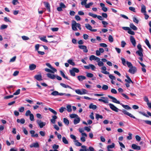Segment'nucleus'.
Masks as SVG:
<instances>
[{"label":"nucleus","instance_id":"obj_49","mask_svg":"<svg viewBox=\"0 0 151 151\" xmlns=\"http://www.w3.org/2000/svg\"><path fill=\"white\" fill-rule=\"evenodd\" d=\"M59 147V145L56 144H54L52 146V148L54 150H57Z\"/></svg>","mask_w":151,"mask_h":151},{"label":"nucleus","instance_id":"obj_44","mask_svg":"<svg viewBox=\"0 0 151 151\" xmlns=\"http://www.w3.org/2000/svg\"><path fill=\"white\" fill-rule=\"evenodd\" d=\"M119 143L120 146L121 147L120 149L122 150V148H125V145L122 142H119Z\"/></svg>","mask_w":151,"mask_h":151},{"label":"nucleus","instance_id":"obj_64","mask_svg":"<svg viewBox=\"0 0 151 151\" xmlns=\"http://www.w3.org/2000/svg\"><path fill=\"white\" fill-rule=\"evenodd\" d=\"M98 65L99 66L101 67L103 66L104 65V63L102 61H100L98 63Z\"/></svg>","mask_w":151,"mask_h":151},{"label":"nucleus","instance_id":"obj_60","mask_svg":"<svg viewBox=\"0 0 151 151\" xmlns=\"http://www.w3.org/2000/svg\"><path fill=\"white\" fill-rule=\"evenodd\" d=\"M13 95H11L9 96H6L4 97V99H8L10 98H12L13 97Z\"/></svg>","mask_w":151,"mask_h":151},{"label":"nucleus","instance_id":"obj_29","mask_svg":"<svg viewBox=\"0 0 151 151\" xmlns=\"http://www.w3.org/2000/svg\"><path fill=\"white\" fill-rule=\"evenodd\" d=\"M130 27L131 28L134 30H137V28L133 23H131L130 24Z\"/></svg>","mask_w":151,"mask_h":151},{"label":"nucleus","instance_id":"obj_12","mask_svg":"<svg viewBox=\"0 0 151 151\" xmlns=\"http://www.w3.org/2000/svg\"><path fill=\"white\" fill-rule=\"evenodd\" d=\"M102 71L101 72L104 74H109V73L106 71V68L105 66H102V67L101 68Z\"/></svg>","mask_w":151,"mask_h":151},{"label":"nucleus","instance_id":"obj_18","mask_svg":"<svg viewBox=\"0 0 151 151\" xmlns=\"http://www.w3.org/2000/svg\"><path fill=\"white\" fill-rule=\"evenodd\" d=\"M52 119L50 120L51 122L53 124H55L56 122V119L57 118V116L55 115L53 116Z\"/></svg>","mask_w":151,"mask_h":151},{"label":"nucleus","instance_id":"obj_63","mask_svg":"<svg viewBox=\"0 0 151 151\" xmlns=\"http://www.w3.org/2000/svg\"><path fill=\"white\" fill-rule=\"evenodd\" d=\"M24 110V107H21L19 109V111L20 112H23Z\"/></svg>","mask_w":151,"mask_h":151},{"label":"nucleus","instance_id":"obj_13","mask_svg":"<svg viewBox=\"0 0 151 151\" xmlns=\"http://www.w3.org/2000/svg\"><path fill=\"white\" fill-rule=\"evenodd\" d=\"M78 47L81 49L83 50V51L85 52H87L88 50L87 49V47L86 46L84 45H79Z\"/></svg>","mask_w":151,"mask_h":151},{"label":"nucleus","instance_id":"obj_21","mask_svg":"<svg viewBox=\"0 0 151 151\" xmlns=\"http://www.w3.org/2000/svg\"><path fill=\"white\" fill-rule=\"evenodd\" d=\"M47 75L48 77L52 79H54L56 77L55 76L54 74L50 73L47 74Z\"/></svg>","mask_w":151,"mask_h":151},{"label":"nucleus","instance_id":"obj_15","mask_svg":"<svg viewBox=\"0 0 151 151\" xmlns=\"http://www.w3.org/2000/svg\"><path fill=\"white\" fill-rule=\"evenodd\" d=\"M78 80L80 81H82L86 79V77L83 76H77Z\"/></svg>","mask_w":151,"mask_h":151},{"label":"nucleus","instance_id":"obj_55","mask_svg":"<svg viewBox=\"0 0 151 151\" xmlns=\"http://www.w3.org/2000/svg\"><path fill=\"white\" fill-rule=\"evenodd\" d=\"M88 14L89 16L92 17L94 18H96L97 17V15L96 14H94L91 12H89L88 13Z\"/></svg>","mask_w":151,"mask_h":151},{"label":"nucleus","instance_id":"obj_50","mask_svg":"<svg viewBox=\"0 0 151 151\" xmlns=\"http://www.w3.org/2000/svg\"><path fill=\"white\" fill-rule=\"evenodd\" d=\"M121 60L122 61V63L123 65L124 66H126V61L125 59L123 58H121Z\"/></svg>","mask_w":151,"mask_h":151},{"label":"nucleus","instance_id":"obj_56","mask_svg":"<svg viewBox=\"0 0 151 151\" xmlns=\"http://www.w3.org/2000/svg\"><path fill=\"white\" fill-rule=\"evenodd\" d=\"M141 121H143L146 124L151 125V121L149 120H141Z\"/></svg>","mask_w":151,"mask_h":151},{"label":"nucleus","instance_id":"obj_34","mask_svg":"<svg viewBox=\"0 0 151 151\" xmlns=\"http://www.w3.org/2000/svg\"><path fill=\"white\" fill-rule=\"evenodd\" d=\"M46 36H43L42 37L40 38V39L42 41L45 42H48L47 40L46 39Z\"/></svg>","mask_w":151,"mask_h":151},{"label":"nucleus","instance_id":"obj_59","mask_svg":"<svg viewBox=\"0 0 151 151\" xmlns=\"http://www.w3.org/2000/svg\"><path fill=\"white\" fill-rule=\"evenodd\" d=\"M128 32L129 34L131 35H134L135 34L134 32L132 31V30L130 29V28L128 31Z\"/></svg>","mask_w":151,"mask_h":151},{"label":"nucleus","instance_id":"obj_24","mask_svg":"<svg viewBox=\"0 0 151 151\" xmlns=\"http://www.w3.org/2000/svg\"><path fill=\"white\" fill-rule=\"evenodd\" d=\"M17 122L21 124H24L25 122V120L24 118H22L20 119H17Z\"/></svg>","mask_w":151,"mask_h":151},{"label":"nucleus","instance_id":"obj_1","mask_svg":"<svg viewBox=\"0 0 151 151\" xmlns=\"http://www.w3.org/2000/svg\"><path fill=\"white\" fill-rule=\"evenodd\" d=\"M76 93L78 94L83 95L87 93V91L84 89H82L81 90L79 89L75 90Z\"/></svg>","mask_w":151,"mask_h":151},{"label":"nucleus","instance_id":"obj_31","mask_svg":"<svg viewBox=\"0 0 151 151\" xmlns=\"http://www.w3.org/2000/svg\"><path fill=\"white\" fill-rule=\"evenodd\" d=\"M89 108L94 110L96 109L97 106L96 105H93L92 104H91L89 106Z\"/></svg>","mask_w":151,"mask_h":151},{"label":"nucleus","instance_id":"obj_45","mask_svg":"<svg viewBox=\"0 0 151 151\" xmlns=\"http://www.w3.org/2000/svg\"><path fill=\"white\" fill-rule=\"evenodd\" d=\"M67 110L69 112H70L72 111L71 107L70 105H68L67 106Z\"/></svg>","mask_w":151,"mask_h":151},{"label":"nucleus","instance_id":"obj_6","mask_svg":"<svg viewBox=\"0 0 151 151\" xmlns=\"http://www.w3.org/2000/svg\"><path fill=\"white\" fill-rule=\"evenodd\" d=\"M98 101H99L102 102L105 104L109 103V100L107 97H102L101 99H99Z\"/></svg>","mask_w":151,"mask_h":151},{"label":"nucleus","instance_id":"obj_5","mask_svg":"<svg viewBox=\"0 0 151 151\" xmlns=\"http://www.w3.org/2000/svg\"><path fill=\"white\" fill-rule=\"evenodd\" d=\"M37 122L38 125H39L40 128H42L46 124V123L45 122H42L41 120H37Z\"/></svg>","mask_w":151,"mask_h":151},{"label":"nucleus","instance_id":"obj_28","mask_svg":"<svg viewBox=\"0 0 151 151\" xmlns=\"http://www.w3.org/2000/svg\"><path fill=\"white\" fill-rule=\"evenodd\" d=\"M120 104L122 106L124 109H127L129 110L131 109V108L128 105H124L122 103H121Z\"/></svg>","mask_w":151,"mask_h":151},{"label":"nucleus","instance_id":"obj_17","mask_svg":"<svg viewBox=\"0 0 151 151\" xmlns=\"http://www.w3.org/2000/svg\"><path fill=\"white\" fill-rule=\"evenodd\" d=\"M126 77H127L128 79H125V82H126L127 83H132V84L133 83V82L132 81L130 78L128 76L126 75Z\"/></svg>","mask_w":151,"mask_h":151},{"label":"nucleus","instance_id":"obj_23","mask_svg":"<svg viewBox=\"0 0 151 151\" xmlns=\"http://www.w3.org/2000/svg\"><path fill=\"white\" fill-rule=\"evenodd\" d=\"M80 121V119L79 116L75 118L74 120V124H76L78 123Z\"/></svg>","mask_w":151,"mask_h":151},{"label":"nucleus","instance_id":"obj_42","mask_svg":"<svg viewBox=\"0 0 151 151\" xmlns=\"http://www.w3.org/2000/svg\"><path fill=\"white\" fill-rule=\"evenodd\" d=\"M48 109L54 114L55 115H56L57 114V112L52 109L49 108Z\"/></svg>","mask_w":151,"mask_h":151},{"label":"nucleus","instance_id":"obj_61","mask_svg":"<svg viewBox=\"0 0 151 151\" xmlns=\"http://www.w3.org/2000/svg\"><path fill=\"white\" fill-rule=\"evenodd\" d=\"M32 114L31 111L29 110H28L26 111L25 113V115L27 116L29 115H30V114Z\"/></svg>","mask_w":151,"mask_h":151},{"label":"nucleus","instance_id":"obj_8","mask_svg":"<svg viewBox=\"0 0 151 151\" xmlns=\"http://www.w3.org/2000/svg\"><path fill=\"white\" fill-rule=\"evenodd\" d=\"M77 23L75 21H73L72 23V28L74 31H77L78 29L77 28Z\"/></svg>","mask_w":151,"mask_h":151},{"label":"nucleus","instance_id":"obj_7","mask_svg":"<svg viewBox=\"0 0 151 151\" xmlns=\"http://www.w3.org/2000/svg\"><path fill=\"white\" fill-rule=\"evenodd\" d=\"M85 27L87 29L92 32H96V29H93L92 27L88 24H85Z\"/></svg>","mask_w":151,"mask_h":151},{"label":"nucleus","instance_id":"obj_27","mask_svg":"<svg viewBox=\"0 0 151 151\" xmlns=\"http://www.w3.org/2000/svg\"><path fill=\"white\" fill-rule=\"evenodd\" d=\"M141 12L142 13L144 14L146 13V7L145 6L143 5H142L141 6Z\"/></svg>","mask_w":151,"mask_h":151},{"label":"nucleus","instance_id":"obj_43","mask_svg":"<svg viewBox=\"0 0 151 151\" xmlns=\"http://www.w3.org/2000/svg\"><path fill=\"white\" fill-rule=\"evenodd\" d=\"M68 63L74 66L75 65L73 61L72 60L69 59L68 60Z\"/></svg>","mask_w":151,"mask_h":151},{"label":"nucleus","instance_id":"obj_32","mask_svg":"<svg viewBox=\"0 0 151 151\" xmlns=\"http://www.w3.org/2000/svg\"><path fill=\"white\" fill-rule=\"evenodd\" d=\"M62 141L65 144H68V141L64 137H62Z\"/></svg>","mask_w":151,"mask_h":151},{"label":"nucleus","instance_id":"obj_53","mask_svg":"<svg viewBox=\"0 0 151 151\" xmlns=\"http://www.w3.org/2000/svg\"><path fill=\"white\" fill-rule=\"evenodd\" d=\"M51 94L53 96H56L58 95V92L56 91H55L52 92Z\"/></svg>","mask_w":151,"mask_h":151},{"label":"nucleus","instance_id":"obj_57","mask_svg":"<svg viewBox=\"0 0 151 151\" xmlns=\"http://www.w3.org/2000/svg\"><path fill=\"white\" fill-rule=\"evenodd\" d=\"M86 76L88 78H92L93 77V75L91 73H87L86 74Z\"/></svg>","mask_w":151,"mask_h":151},{"label":"nucleus","instance_id":"obj_30","mask_svg":"<svg viewBox=\"0 0 151 151\" xmlns=\"http://www.w3.org/2000/svg\"><path fill=\"white\" fill-rule=\"evenodd\" d=\"M93 4V3L92 2H90L88 4H84V5H85V8H89L90 6H92Z\"/></svg>","mask_w":151,"mask_h":151},{"label":"nucleus","instance_id":"obj_51","mask_svg":"<svg viewBox=\"0 0 151 151\" xmlns=\"http://www.w3.org/2000/svg\"><path fill=\"white\" fill-rule=\"evenodd\" d=\"M59 5L62 8H65L66 7L65 5L63 2L60 3H59Z\"/></svg>","mask_w":151,"mask_h":151},{"label":"nucleus","instance_id":"obj_11","mask_svg":"<svg viewBox=\"0 0 151 151\" xmlns=\"http://www.w3.org/2000/svg\"><path fill=\"white\" fill-rule=\"evenodd\" d=\"M130 41L133 45L134 47H135L136 43V41L134 37L132 36H131L130 37Z\"/></svg>","mask_w":151,"mask_h":151},{"label":"nucleus","instance_id":"obj_46","mask_svg":"<svg viewBox=\"0 0 151 151\" xmlns=\"http://www.w3.org/2000/svg\"><path fill=\"white\" fill-rule=\"evenodd\" d=\"M115 144L114 143H112L111 145H109L107 146V149L112 148L114 147Z\"/></svg>","mask_w":151,"mask_h":151},{"label":"nucleus","instance_id":"obj_26","mask_svg":"<svg viewBox=\"0 0 151 151\" xmlns=\"http://www.w3.org/2000/svg\"><path fill=\"white\" fill-rule=\"evenodd\" d=\"M44 3L45 7L47 9L48 11L50 12V6L48 2H44Z\"/></svg>","mask_w":151,"mask_h":151},{"label":"nucleus","instance_id":"obj_40","mask_svg":"<svg viewBox=\"0 0 151 151\" xmlns=\"http://www.w3.org/2000/svg\"><path fill=\"white\" fill-rule=\"evenodd\" d=\"M96 118L97 120H98L100 118L102 119L103 118V117L102 115H100L99 114H96Z\"/></svg>","mask_w":151,"mask_h":151},{"label":"nucleus","instance_id":"obj_10","mask_svg":"<svg viewBox=\"0 0 151 151\" xmlns=\"http://www.w3.org/2000/svg\"><path fill=\"white\" fill-rule=\"evenodd\" d=\"M108 96L110 99L112 100V101L113 102L117 104H121L120 101L117 100L116 98L110 95H108Z\"/></svg>","mask_w":151,"mask_h":151},{"label":"nucleus","instance_id":"obj_20","mask_svg":"<svg viewBox=\"0 0 151 151\" xmlns=\"http://www.w3.org/2000/svg\"><path fill=\"white\" fill-rule=\"evenodd\" d=\"M60 85L62 86L63 87L65 88H69L71 89H73L72 88L69 86L68 85H66L63 83H60Z\"/></svg>","mask_w":151,"mask_h":151},{"label":"nucleus","instance_id":"obj_54","mask_svg":"<svg viewBox=\"0 0 151 151\" xmlns=\"http://www.w3.org/2000/svg\"><path fill=\"white\" fill-rule=\"evenodd\" d=\"M20 89H18L16 91L14 92L13 93V96L14 95H17L19 94L20 93Z\"/></svg>","mask_w":151,"mask_h":151},{"label":"nucleus","instance_id":"obj_16","mask_svg":"<svg viewBox=\"0 0 151 151\" xmlns=\"http://www.w3.org/2000/svg\"><path fill=\"white\" fill-rule=\"evenodd\" d=\"M34 78L38 81L42 80V76L41 75H36L34 76Z\"/></svg>","mask_w":151,"mask_h":151},{"label":"nucleus","instance_id":"obj_62","mask_svg":"<svg viewBox=\"0 0 151 151\" xmlns=\"http://www.w3.org/2000/svg\"><path fill=\"white\" fill-rule=\"evenodd\" d=\"M128 134L129 136H128L127 137V139L129 140H131L132 139V134L130 133H128Z\"/></svg>","mask_w":151,"mask_h":151},{"label":"nucleus","instance_id":"obj_36","mask_svg":"<svg viewBox=\"0 0 151 151\" xmlns=\"http://www.w3.org/2000/svg\"><path fill=\"white\" fill-rule=\"evenodd\" d=\"M7 27V25L3 24L1 25L0 29L1 30H3L6 29Z\"/></svg>","mask_w":151,"mask_h":151},{"label":"nucleus","instance_id":"obj_58","mask_svg":"<svg viewBox=\"0 0 151 151\" xmlns=\"http://www.w3.org/2000/svg\"><path fill=\"white\" fill-rule=\"evenodd\" d=\"M96 58V56H95L94 55H91L90 58H89V59L90 60H95V58Z\"/></svg>","mask_w":151,"mask_h":151},{"label":"nucleus","instance_id":"obj_48","mask_svg":"<svg viewBox=\"0 0 151 151\" xmlns=\"http://www.w3.org/2000/svg\"><path fill=\"white\" fill-rule=\"evenodd\" d=\"M70 73L71 75L73 76H75V73L74 71L72 69L70 70H69Z\"/></svg>","mask_w":151,"mask_h":151},{"label":"nucleus","instance_id":"obj_39","mask_svg":"<svg viewBox=\"0 0 151 151\" xmlns=\"http://www.w3.org/2000/svg\"><path fill=\"white\" fill-rule=\"evenodd\" d=\"M60 73L61 75L65 78L66 79H68L67 77L66 76L64 73L61 70L60 71Z\"/></svg>","mask_w":151,"mask_h":151},{"label":"nucleus","instance_id":"obj_25","mask_svg":"<svg viewBox=\"0 0 151 151\" xmlns=\"http://www.w3.org/2000/svg\"><path fill=\"white\" fill-rule=\"evenodd\" d=\"M39 145L38 142H36L35 143H33L30 145V147L31 148L33 147H39Z\"/></svg>","mask_w":151,"mask_h":151},{"label":"nucleus","instance_id":"obj_37","mask_svg":"<svg viewBox=\"0 0 151 151\" xmlns=\"http://www.w3.org/2000/svg\"><path fill=\"white\" fill-rule=\"evenodd\" d=\"M63 122L66 125H68L69 123V120L66 118H64L63 119Z\"/></svg>","mask_w":151,"mask_h":151},{"label":"nucleus","instance_id":"obj_22","mask_svg":"<svg viewBox=\"0 0 151 151\" xmlns=\"http://www.w3.org/2000/svg\"><path fill=\"white\" fill-rule=\"evenodd\" d=\"M100 6L102 8V10L104 12H106L107 11V9L105 6V4L102 3H101L100 4Z\"/></svg>","mask_w":151,"mask_h":151},{"label":"nucleus","instance_id":"obj_47","mask_svg":"<svg viewBox=\"0 0 151 151\" xmlns=\"http://www.w3.org/2000/svg\"><path fill=\"white\" fill-rule=\"evenodd\" d=\"M126 63H127V65L128 67L129 68H131V67H132L133 66L132 65V64L131 63L129 62L128 61H127L126 62Z\"/></svg>","mask_w":151,"mask_h":151},{"label":"nucleus","instance_id":"obj_38","mask_svg":"<svg viewBox=\"0 0 151 151\" xmlns=\"http://www.w3.org/2000/svg\"><path fill=\"white\" fill-rule=\"evenodd\" d=\"M70 116L71 118H76L78 116L77 114H71L70 115Z\"/></svg>","mask_w":151,"mask_h":151},{"label":"nucleus","instance_id":"obj_41","mask_svg":"<svg viewBox=\"0 0 151 151\" xmlns=\"http://www.w3.org/2000/svg\"><path fill=\"white\" fill-rule=\"evenodd\" d=\"M75 145L77 146H81L82 144L81 143L78 141L76 140L75 141Z\"/></svg>","mask_w":151,"mask_h":151},{"label":"nucleus","instance_id":"obj_52","mask_svg":"<svg viewBox=\"0 0 151 151\" xmlns=\"http://www.w3.org/2000/svg\"><path fill=\"white\" fill-rule=\"evenodd\" d=\"M89 66H90V68L92 70H95L96 68L95 66L92 64H89Z\"/></svg>","mask_w":151,"mask_h":151},{"label":"nucleus","instance_id":"obj_14","mask_svg":"<svg viewBox=\"0 0 151 151\" xmlns=\"http://www.w3.org/2000/svg\"><path fill=\"white\" fill-rule=\"evenodd\" d=\"M132 147L134 150H140L141 149L140 146H137L135 144H133L132 145Z\"/></svg>","mask_w":151,"mask_h":151},{"label":"nucleus","instance_id":"obj_19","mask_svg":"<svg viewBox=\"0 0 151 151\" xmlns=\"http://www.w3.org/2000/svg\"><path fill=\"white\" fill-rule=\"evenodd\" d=\"M36 67V65L34 64H31L29 65V68L30 70H32L35 69Z\"/></svg>","mask_w":151,"mask_h":151},{"label":"nucleus","instance_id":"obj_2","mask_svg":"<svg viewBox=\"0 0 151 151\" xmlns=\"http://www.w3.org/2000/svg\"><path fill=\"white\" fill-rule=\"evenodd\" d=\"M143 52V50H138L136 52V53L140 56V57L139 58V59L141 61H142L143 60V54L142 53Z\"/></svg>","mask_w":151,"mask_h":151},{"label":"nucleus","instance_id":"obj_35","mask_svg":"<svg viewBox=\"0 0 151 151\" xmlns=\"http://www.w3.org/2000/svg\"><path fill=\"white\" fill-rule=\"evenodd\" d=\"M108 40L110 42H112L114 41V38L111 35H109L108 37Z\"/></svg>","mask_w":151,"mask_h":151},{"label":"nucleus","instance_id":"obj_3","mask_svg":"<svg viewBox=\"0 0 151 151\" xmlns=\"http://www.w3.org/2000/svg\"><path fill=\"white\" fill-rule=\"evenodd\" d=\"M109 105L110 109L114 111L118 112L119 111H121V110L119 109L112 104L110 103L109 104Z\"/></svg>","mask_w":151,"mask_h":151},{"label":"nucleus","instance_id":"obj_33","mask_svg":"<svg viewBox=\"0 0 151 151\" xmlns=\"http://www.w3.org/2000/svg\"><path fill=\"white\" fill-rule=\"evenodd\" d=\"M145 42L146 44L148 46V47L149 48L151 49V46L149 43V42L148 40L147 39H146L145 40Z\"/></svg>","mask_w":151,"mask_h":151},{"label":"nucleus","instance_id":"obj_9","mask_svg":"<svg viewBox=\"0 0 151 151\" xmlns=\"http://www.w3.org/2000/svg\"><path fill=\"white\" fill-rule=\"evenodd\" d=\"M122 111V112L125 114H126L128 116H129V117L132 118L134 119H136V118L135 117L133 116L132 114L131 113H129V112H127V111L125 110V109H123L122 110H121Z\"/></svg>","mask_w":151,"mask_h":151},{"label":"nucleus","instance_id":"obj_4","mask_svg":"<svg viewBox=\"0 0 151 151\" xmlns=\"http://www.w3.org/2000/svg\"><path fill=\"white\" fill-rule=\"evenodd\" d=\"M137 71V68L133 66L129 68L128 72L132 74H134Z\"/></svg>","mask_w":151,"mask_h":151}]
</instances>
